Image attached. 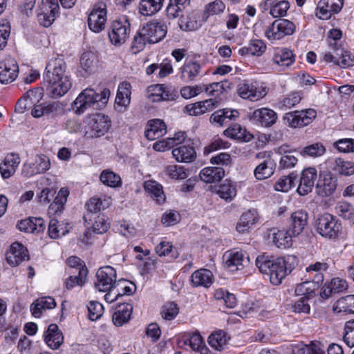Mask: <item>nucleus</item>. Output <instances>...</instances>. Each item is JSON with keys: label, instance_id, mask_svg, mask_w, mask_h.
<instances>
[{"label": "nucleus", "instance_id": "f257e3e1", "mask_svg": "<svg viewBox=\"0 0 354 354\" xmlns=\"http://www.w3.org/2000/svg\"><path fill=\"white\" fill-rule=\"evenodd\" d=\"M255 263L259 271L269 277L270 281L274 286L281 284L291 268L287 267L286 261L282 257L274 258L262 254L257 257Z\"/></svg>", "mask_w": 354, "mask_h": 354}, {"label": "nucleus", "instance_id": "f03ea898", "mask_svg": "<svg viewBox=\"0 0 354 354\" xmlns=\"http://www.w3.org/2000/svg\"><path fill=\"white\" fill-rule=\"evenodd\" d=\"M131 25L126 16L113 20L109 30V37L112 44L120 46L129 37Z\"/></svg>", "mask_w": 354, "mask_h": 354}, {"label": "nucleus", "instance_id": "7ed1b4c3", "mask_svg": "<svg viewBox=\"0 0 354 354\" xmlns=\"http://www.w3.org/2000/svg\"><path fill=\"white\" fill-rule=\"evenodd\" d=\"M341 230V224L335 216L330 214L326 213L321 215L317 221V232L329 239H336Z\"/></svg>", "mask_w": 354, "mask_h": 354}, {"label": "nucleus", "instance_id": "20e7f679", "mask_svg": "<svg viewBox=\"0 0 354 354\" xmlns=\"http://www.w3.org/2000/svg\"><path fill=\"white\" fill-rule=\"evenodd\" d=\"M99 95L92 88H86L77 97L72 104L75 113L82 114L88 109H97V98Z\"/></svg>", "mask_w": 354, "mask_h": 354}, {"label": "nucleus", "instance_id": "39448f33", "mask_svg": "<svg viewBox=\"0 0 354 354\" xmlns=\"http://www.w3.org/2000/svg\"><path fill=\"white\" fill-rule=\"evenodd\" d=\"M295 25L286 19L275 20L266 30V36L270 40H278L291 35L295 31Z\"/></svg>", "mask_w": 354, "mask_h": 354}, {"label": "nucleus", "instance_id": "423d86ee", "mask_svg": "<svg viewBox=\"0 0 354 354\" xmlns=\"http://www.w3.org/2000/svg\"><path fill=\"white\" fill-rule=\"evenodd\" d=\"M330 50L324 55L326 62H333L342 68H348L354 65V59L351 57L348 52L339 46L337 43L330 41Z\"/></svg>", "mask_w": 354, "mask_h": 354}, {"label": "nucleus", "instance_id": "0eeeda50", "mask_svg": "<svg viewBox=\"0 0 354 354\" xmlns=\"http://www.w3.org/2000/svg\"><path fill=\"white\" fill-rule=\"evenodd\" d=\"M317 112L313 109L295 111L286 113L283 117L285 121L292 128L302 127L310 124L316 118Z\"/></svg>", "mask_w": 354, "mask_h": 354}, {"label": "nucleus", "instance_id": "6e6552de", "mask_svg": "<svg viewBox=\"0 0 354 354\" xmlns=\"http://www.w3.org/2000/svg\"><path fill=\"white\" fill-rule=\"evenodd\" d=\"M116 271L109 266L100 268L97 273V281L95 287L100 292H108L111 290L116 281Z\"/></svg>", "mask_w": 354, "mask_h": 354}, {"label": "nucleus", "instance_id": "1a4fd4ad", "mask_svg": "<svg viewBox=\"0 0 354 354\" xmlns=\"http://www.w3.org/2000/svg\"><path fill=\"white\" fill-rule=\"evenodd\" d=\"M59 10L57 0H42L38 21L44 27H49L55 21Z\"/></svg>", "mask_w": 354, "mask_h": 354}, {"label": "nucleus", "instance_id": "9d476101", "mask_svg": "<svg viewBox=\"0 0 354 354\" xmlns=\"http://www.w3.org/2000/svg\"><path fill=\"white\" fill-rule=\"evenodd\" d=\"M107 20L106 6H95L88 16L87 24L90 30L95 33L104 30Z\"/></svg>", "mask_w": 354, "mask_h": 354}, {"label": "nucleus", "instance_id": "9b49d317", "mask_svg": "<svg viewBox=\"0 0 354 354\" xmlns=\"http://www.w3.org/2000/svg\"><path fill=\"white\" fill-rule=\"evenodd\" d=\"M66 64L62 58L57 57L50 59L44 74V84L47 82H55V78L68 77L66 73Z\"/></svg>", "mask_w": 354, "mask_h": 354}, {"label": "nucleus", "instance_id": "f8f14e48", "mask_svg": "<svg viewBox=\"0 0 354 354\" xmlns=\"http://www.w3.org/2000/svg\"><path fill=\"white\" fill-rule=\"evenodd\" d=\"M141 34L148 39L149 44L158 43L166 36L167 26L160 22L151 21L143 26Z\"/></svg>", "mask_w": 354, "mask_h": 354}, {"label": "nucleus", "instance_id": "ddd939ff", "mask_svg": "<svg viewBox=\"0 0 354 354\" xmlns=\"http://www.w3.org/2000/svg\"><path fill=\"white\" fill-rule=\"evenodd\" d=\"M88 125L91 130V136L98 138L109 131L111 127V120L108 116L97 113L88 118Z\"/></svg>", "mask_w": 354, "mask_h": 354}, {"label": "nucleus", "instance_id": "4468645a", "mask_svg": "<svg viewBox=\"0 0 354 354\" xmlns=\"http://www.w3.org/2000/svg\"><path fill=\"white\" fill-rule=\"evenodd\" d=\"M343 0H320L316 9V16L321 19H328L339 12L343 7Z\"/></svg>", "mask_w": 354, "mask_h": 354}, {"label": "nucleus", "instance_id": "2eb2a0df", "mask_svg": "<svg viewBox=\"0 0 354 354\" xmlns=\"http://www.w3.org/2000/svg\"><path fill=\"white\" fill-rule=\"evenodd\" d=\"M8 264L12 267L19 266L21 262L28 260V250L19 242L13 243L6 254Z\"/></svg>", "mask_w": 354, "mask_h": 354}, {"label": "nucleus", "instance_id": "dca6fc26", "mask_svg": "<svg viewBox=\"0 0 354 354\" xmlns=\"http://www.w3.org/2000/svg\"><path fill=\"white\" fill-rule=\"evenodd\" d=\"M317 178V169L314 167H308L303 170L301 174L297 193L301 196H305L310 193L314 187Z\"/></svg>", "mask_w": 354, "mask_h": 354}, {"label": "nucleus", "instance_id": "f3484780", "mask_svg": "<svg viewBox=\"0 0 354 354\" xmlns=\"http://www.w3.org/2000/svg\"><path fill=\"white\" fill-rule=\"evenodd\" d=\"M50 158L44 154H38L35 156L32 165L25 164L24 165L23 174L26 176H32L46 172L50 169Z\"/></svg>", "mask_w": 354, "mask_h": 354}, {"label": "nucleus", "instance_id": "a211bd4d", "mask_svg": "<svg viewBox=\"0 0 354 354\" xmlns=\"http://www.w3.org/2000/svg\"><path fill=\"white\" fill-rule=\"evenodd\" d=\"M250 120L254 123L260 124L262 127H269L276 122L277 115L272 109L261 108L254 111Z\"/></svg>", "mask_w": 354, "mask_h": 354}, {"label": "nucleus", "instance_id": "6ab92c4d", "mask_svg": "<svg viewBox=\"0 0 354 354\" xmlns=\"http://www.w3.org/2000/svg\"><path fill=\"white\" fill-rule=\"evenodd\" d=\"M308 214L299 210L292 214L290 218L288 233L294 237L299 235L304 230L308 221Z\"/></svg>", "mask_w": 354, "mask_h": 354}, {"label": "nucleus", "instance_id": "aec40b11", "mask_svg": "<svg viewBox=\"0 0 354 354\" xmlns=\"http://www.w3.org/2000/svg\"><path fill=\"white\" fill-rule=\"evenodd\" d=\"M337 187V180L331 174L321 176L316 185L317 194L321 197L331 196Z\"/></svg>", "mask_w": 354, "mask_h": 354}, {"label": "nucleus", "instance_id": "412c9836", "mask_svg": "<svg viewBox=\"0 0 354 354\" xmlns=\"http://www.w3.org/2000/svg\"><path fill=\"white\" fill-rule=\"evenodd\" d=\"M71 82L68 77H64L57 84L53 82L44 83L47 94L52 98H58L65 95L71 87Z\"/></svg>", "mask_w": 354, "mask_h": 354}, {"label": "nucleus", "instance_id": "4be33fe9", "mask_svg": "<svg viewBox=\"0 0 354 354\" xmlns=\"http://www.w3.org/2000/svg\"><path fill=\"white\" fill-rule=\"evenodd\" d=\"M18 71V65L12 59H9L3 63H0V82L2 84L12 82L17 78Z\"/></svg>", "mask_w": 354, "mask_h": 354}, {"label": "nucleus", "instance_id": "5701e85b", "mask_svg": "<svg viewBox=\"0 0 354 354\" xmlns=\"http://www.w3.org/2000/svg\"><path fill=\"white\" fill-rule=\"evenodd\" d=\"M268 238L272 240V243L278 248H289L292 245V238L288 233V230L286 231L279 230L277 227H272L268 230Z\"/></svg>", "mask_w": 354, "mask_h": 354}, {"label": "nucleus", "instance_id": "b1692460", "mask_svg": "<svg viewBox=\"0 0 354 354\" xmlns=\"http://www.w3.org/2000/svg\"><path fill=\"white\" fill-rule=\"evenodd\" d=\"M18 229L24 232L39 234L46 229L45 221L40 217H32L21 220L17 223Z\"/></svg>", "mask_w": 354, "mask_h": 354}, {"label": "nucleus", "instance_id": "393cba45", "mask_svg": "<svg viewBox=\"0 0 354 354\" xmlns=\"http://www.w3.org/2000/svg\"><path fill=\"white\" fill-rule=\"evenodd\" d=\"M20 161L19 155L14 153L8 154L0 164V174L2 178L6 179L12 176L15 173Z\"/></svg>", "mask_w": 354, "mask_h": 354}, {"label": "nucleus", "instance_id": "a878e982", "mask_svg": "<svg viewBox=\"0 0 354 354\" xmlns=\"http://www.w3.org/2000/svg\"><path fill=\"white\" fill-rule=\"evenodd\" d=\"M275 152L281 156L279 161V169H288L294 167L298 161L293 151L289 149V146L281 145L275 149Z\"/></svg>", "mask_w": 354, "mask_h": 354}, {"label": "nucleus", "instance_id": "bb28decb", "mask_svg": "<svg viewBox=\"0 0 354 354\" xmlns=\"http://www.w3.org/2000/svg\"><path fill=\"white\" fill-rule=\"evenodd\" d=\"M259 220L258 212L255 209H250L243 213L236 224V229L239 233H245L255 225Z\"/></svg>", "mask_w": 354, "mask_h": 354}, {"label": "nucleus", "instance_id": "cd10ccee", "mask_svg": "<svg viewBox=\"0 0 354 354\" xmlns=\"http://www.w3.org/2000/svg\"><path fill=\"white\" fill-rule=\"evenodd\" d=\"M237 92L241 97L251 101H257L264 95L261 91H257L252 82L247 80L242 81L238 84Z\"/></svg>", "mask_w": 354, "mask_h": 354}, {"label": "nucleus", "instance_id": "c85d7f7f", "mask_svg": "<svg viewBox=\"0 0 354 354\" xmlns=\"http://www.w3.org/2000/svg\"><path fill=\"white\" fill-rule=\"evenodd\" d=\"M225 265L231 271H236L242 269L249 261V258L245 257L242 252H232L226 253L223 256Z\"/></svg>", "mask_w": 354, "mask_h": 354}, {"label": "nucleus", "instance_id": "c756f323", "mask_svg": "<svg viewBox=\"0 0 354 354\" xmlns=\"http://www.w3.org/2000/svg\"><path fill=\"white\" fill-rule=\"evenodd\" d=\"M166 131L165 122L162 120L155 119L148 122L145 136L148 140H154L163 136Z\"/></svg>", "mask_w": 354, "mask_h": 354}, {"label": "nucleus", "instance_id": "7c9ffc66", "mask_svg": "<svg viewBox=\"0 0 354 354\" xmlns=\"http://www.w3.org/2000/svg\"><path fill=\"white\" fill-rule=\"evenodd\" d=\"M45 342L53 349H57L62 344L64 336L57 324L49 325L45 335Z\"/></svg>", "mask_w": 354, "mask_h": 354}, {"label": "nucleus", "instance_id": "2f4dec72", "mask_svg": "<svg viewBox=\"0 0 354 354\" xmlns=\"http://www.w3.org/2000/svg\"><path fill=\"white\" fill-rule=\"evenodd\" d=\"M218 103V101L216 100V99H208L194 104H188L185 109L190 115L196 116L212 109Z\"/></svg>", "mask_w": 354, "mask_h": 354}, {"label": "nucleus", "instance_id": "473e14b6", "mask_svg": "<svg viewBox=\"0 0 354 354\" xmlns=\"http://www.w3.org/2000/svg\"><path fill=\"white\" fill-rule=\"evenodd\" d=\"M133 307L129 304H120L115 308L113 315V322L117 326H121L128 322L131 318Z\"/></svg>", "mask_w": 354, "mask_h": 354}, {"label": "nucleus", "instance_id": "72a5a7b5", "mask_svg": "<svg viewBox=\"0 0 354 354\" xmlns=\"http://www.w3.org/2000/svg\"><path fill=\"white\" fill-rule=\"evenodd\" d=\"M174 158L181 162H193L196 156V151L193 147L190 145H183L172 150Z\"/></svg>", "mask_w": 354, "mask_h": 354}, {"label": "nucleus", "instance_id": "f704fd0d", "mask_svg": "<svg viewBox=\"0 0 354 354\" xmlns=\"http://www.w3.org/2000/svg\"><path fill=\"white\" fill-rule=\"evenodd\" d=\"M276 163L268 157L260 163L254 169V174L257 179L263 180L270 177L274 172Z\"/></svg>", "mask_w": 354, "mask_h": 354}, {"label": "nucleus", "instance_id": "c9c22d12", "mask_svg": "<svg viewBox=\"0 0 354 354\" xmlns=\"http://www.w3.org/2000/svg\"><path fill=\"white\" fill-rule=\"evenodd\" d=\"M199 176L203 182L212 183L220 181L225 176V171L221 167H208L203 169Z\"/></svg>", "mask_w": 354, "mask_h": 354}, {"label": "nucleus", "instance_id": "e433bc0d", "mask_svg": "<svg viewBox=\"0 0 354 354\" xmlns=\"http://www.w3.org/2000/svg\"><path fill=\"white\" fill-rule=\"evenodd\" d=\"M272 61L280 70H285L295 62V55L290 50L283 48L274 55Z\"/></svg>", "mask_w": 354, "mask_h": 354}, {"label": "nucleus", "instance_id": "4c0bfd02", "mask_svg": "<svg viewBox=\"0 0 354 354\" xmlns=\"http://www.w3.org/2000/svg\"><path fill=\"white\" fill-rule=\"evenodd\" d=\"M236 187L230 180H225L216 189V194L226 202H231L236 196Z\"/></svg>", "mask_w": 354, "mask_h": 354}, {"label": "nucleus", "instance_id": "58836bf2", "mask_svg": "<svg viewBox=\"0 0 354 354\" xmlns=\"http://www.w3.org/2000/svg\"><path fill=\"white\" fill-rule=\"evenodd\" d=\"M192 282L194 286L209 287L213 283V274L209 270L200 269L192 274Z\"/></svg>", "mask_w": 354, "mask_h": 354}, {"label": "nucleus", "instance_id": "ea45409f", "mask_svg": "<svg viewBox=\"0 0 354 354\" xmlns=\"http://www.w3.org/2000/svg\"><path fill=\"white\" fill-rule=\"evenodd\" d=\"M224 134L229 138L243 142H248L253 138V136L239 124H234L229 127L224 131Z\"/></svg>", "mask_w": 354, "mask_h": 354}, {"label": "nucleus", "instance_id": "a19ab883", "mask_svg": "<svg viewBox=\"0 0 354 354\" xmlns=\"http://www.w3.org/2000/svg\"><path fill=\"white\" fill-rule=\"evenodd\" d=\"M201 66L196 62H189L181 68V79L186 82L194 81L199 74Z\"/></svg>", "mask_w": 354, "mask_h": 354}, {"label": "nucleus", "instance_id": "79ce46f5", "mask_svg": "<svg viewBox=\"0 0 354 354\" xmlns=\"http://www.w3.org/2000/svg\"><path fill=\"white\" fill-rule=\"evenodd\" d=\"M69 191L67 188H61L53 202L49 205V214H58L64 209V206L67 201Z\"/></svg>", "mask_w": 354, "mask_h": 354}, {"label": "nucleus", "instance_id": "37998d69", "mask_svg": "<svg viewBox=\"0 0 354 354\" xmlns=\"http://www.w3.org/2000/svg\"><path fill=\"white\" fill-rule=\"evenodd\" d=\"M229 337L223 330H218L212 333L208 337L209 346L216 351H222L227 346Z\"/></svg>", "mask_w": 354, "mask_h": 354}, {"label": "nucleus", "instance_id": "c03bdc74", "mask_svg": "<svg viewBox=\"0 0 354 354\" xmlns=\"http://www.w3.org/2000/svg\"><path fill=\"white\" fill-rule=\"evenodd\" d=\"M266 46L262 40H251L248 46L239 49V52L242 55H252L255 56L261 55L266 50Z\"/></svg>", "mask_w": 354, "mask_h": 354}, {"label": "nucleus", "instance_id": "a18cd8bd", "mask_svg": "<svg viewBox=\"0 0 354 354\" xmlns=\"http://www.w3.org/2000/svg\"><path fill=\"white\" fill-rule=\"evenodd\" d=\"M70 231L69 223L59 224L55 218L50 220L48 223V235L51 239H56L60 236H65Z\"/></svg>", "mask_w": 354, "mask_h": 354}, {"label": "nucleus", "instance_id": "49530a36", "mask_svg": "<svg viewBox=\"0 0 354 354\" xmlns=\"http://www.w3.org/2000/svg\"><path fill=\"white\" fill-rule=\"evenodd\" d=\"M178 26L183 31H193L198 29L201 24L198 21L197 15L192 12L187 15H182L178 21Z\"/></svg>", "mask_w": 354, "mask_h": 354}, {"label": "nucleus", "instance_id": "de8ad7c7", "mask_svg": "<svg viewBox=\"0 0 354 354\" xmlns=\"http://www.w3.org/2000/svg\"><path fill=\"white\" fill-rule=\"evenodd\" d=\"M163 0H141L140 12L145 16H151L158 12L162 6Z\"/></svg>", "mask_w": 354, "mask_h": 354}, {"label": "nucleus", "instance_id": "09e8293b", "mask_svg": "<svg viewBox=\"0 0 354 354\" xmlns=\"http://www.w3.org/2000/svg\"><path fill=\"white\" fill-rule=\"evenodd\" d=\"M41 93L38 90H30L20 99L16 106L15 110L19 113H24L28 106L33 104L37 98H40Z\"/></svg>", "mask_w": 354, "mask_h": 354}, {"label": "nucleus", "instance_id": "8fccbe9b", "mask_svg": "<svg viewBox=\"0 0 354 354\" xmlns=\"http://www.w3.org/2000/svg\"><path fill=\"white\" fill-rule=\"evenodd\" d=\"M131 86L127 82H124L119 85L115 97V103L118 105L127 106L129 104L131 94Z\"/></svg>", "mask_w": 354, "mask_h": 354}, {"label": "nucleus", "instance_id": "3c124183", "mask_svg": "<svg viewBox=\"0 0 354 354\" xmlns=\"http://www.w3.org/2000/svg\"><path fill=\"white\" fill-rule=\"evenodd\" d=\"M189 0H169L167 7V15L169 19H175L189 5Z\"/></svg>", "mask_w": 354, "mask_h": 354}, {"label": "nucleus", "instance_id": "603ef678", "mask_svg": "<svg viewBox=\"0 0 354 354\" xmlns=\"http://www.w3.org/2000/svg\"><path fill=\"white\" fill-rule=\"evenodd\" d=\"M318 287V283L314 281H306L297 286L295 293L303 296L304 299H309L315 295V291Z\"/></svg>", "mask_w": 354, "mask_h": 354}, {"label": "nucleus", "instance_id": "864d4df0", "mask_svg": "<svg viewBox=\"0 0 354 354\" xmlns=\"http://www.w3.org/2000/svg\"><path fill=\"white\" fill-rule=\"evenodd\" d=\"M333 169L335 172L342 176H351L354 174V162L345 160L342 158H336Z\"/></svg>", "mask_w": 354, "mask_h": 354}, {"label": "nucleus", "instance_id": "5fc2aeb1", "mask_svg": "<svg viewBox=\"0 0 354 354\" xmlns=\"http://www.w3.org/2000/svg\"><path fill=\"white\" fill-rule=\"evenodd\" d=\"M333 309L337 313H353V310H354V295H346L339 299L334 304Z\"/></svg>", "mask_w": 354, "mask_h": 354}, {"label": "nucleus", "instance_id": "6e6d98bb", "mask_svg": "<svg viewBox=\"0 0 354 354\" xmlns=\"http://www.w3.org/2000/svg\"><path fill=\"white\" fill-rule=\"evenodd\" d=\"M100 181L105 185L116 188L122 185L120 176L109 169L104 170L100 176Z\"/></svg>", "mask_w": 354, "mask_h": 354}, {"label": "nucleus", "instance_id": "4d7b16f0", "mask_svg": "<svg viewBox=\"0 0 354 354\" xmlns=\"http://www.w3.org/2000/svg\"><path fill=\"white\" fill-rule=\"evenodd\" d=\"M145 190L150 194L158 203H161L165 199L162 186L156 181L149 180L145 183Z\"/></svg>", "mask_w": 354, "mask_h": 354}, {"label": "nucleus", "instance_id": "13d9d810", "mask_svg": "<svg viewBox=\"0 0 354 354\" xmlns=\"http://www.w3.org/2000/svg\"><path fill=\"white\" fill-rule=\"evenodd\" d=\"M296 179L297 176L293 173L288 176H281L275 183L274 189L277 192H287L295 185Z\"/></svg>", "mask_w": 354, "mask_h": 354}, {"label": "nucleus", "instance_id": "bf43d9fd", "mask_svg": "<svg viewBox=\"0 0 354 354\" xmlns=\"http://www.w3.org/2000/svg\"><path fill=\"white\" fill-rule=\"evenodd\" d=\"M216 300L223 301L227 308H232L237 303L235 295L222 288L216 289L214 295Z\"/></svg>", "mask_w": 354, "mask_h": 354}, {"label": "nucleus", "instance_id": "052dcab7", "mask_svg": "<svg viewBox=\"0 0 354 354\" xmlns=\"http://www.w3.org/2000/svg\"><path fill=\"white\" fill-rule=\"evenodd\" d=\"M227 88H230V84H227V82L223 81L203 85V90L204 89L208 95L215 97V98L223 93Z\"/></svg>", "mask_w": 354, "mask_h": 354}, {"label": "nucleus", "instance_id": "680f3d73", "mask_svg": "<svg viewBox=\"0 0 354 354\" xmlns=\"http://www.w3.org/2000/svg\"><path fill=\"white\" fill-rule=\"evenodd\" d=\"M88 270L86 268L82 267L79 268L78 274L70 276L66 281V288L68 290L73 288L75 285L82 286L86 279Z\"/></svg>", "mask_w": 354, "mask_h": 354}, {"label": "nucleus", "instance_id": "e2e57ef3", "mask_svg": "<svg viewBox=\"0 0 354 354\" xmlns=\"http://www.w3.org/2000/svg\"><path fill=\"white\" fill-rule=\"evenodd\" d=\"M102 205V201L97 198H92L86 203V207L88 213L84 216V220L88 228L89 227V223H88V221H91L94 217L93 214L100 211Z\"/></svg>", "mask_w": 354, "mask_h": 354}, {"label": "nucleus", "instance_id": "0e129e2a", "mask_svg": "<svg viewBox=\"0 0 354 354\" xmlns=\"http://www.w3.org/2000/svg\"><path fill=\"white\" fill-rule=\"evenodd\" d=\"M337 214L346 220H354V207L347 202H339L335 207Z\"/></svg>", "mask_w": 354, "mask_h": 354}, {"label": "nucleus", "instance_id": "69168bd1", "mask_svg": "<svg viewBox=\"0 0 354 354\" xmlns=\"http://www.w3.org/2000/svg\"><path fill=\"white\" fill-rule=\"evenodd\" d=\"M92 219H93L94 221L91 227L94 232L103 234L109 228V223L108 222L106 216L104 214L94 216Z\"/></svg>", "mask_w": 354, "mask_h": 354}, {"label": "nucleus", "instance_id": "338daca9", "mask_svg": "<svg viewBox=\"0 0 354 354\" xmlns=\"http://www.w3.org/2000/svg\"><path fill=\"white\" fill-rule=\"evenodd\" d=\"M325 152V147L320 142H316L304 147L300 153L303 156L319 157Z\"/></svg>", "mask_w": 354, "mask_h": 354}, {"label": "nucleus", "instance_id": "774afa93", "mask_svg": "<svg viewBox=\"0 0 354 354\" xmlns=\"http://www.w3.org/2000/svg\"><path fill=\"white\" fill-rule=\"evenodd\" d=\"M179 313V308L174 302H169L162 306L160 315L165 320H172Z\"/></svg>", "mask_w": 354, "mask_h": 354}]
</instances>
